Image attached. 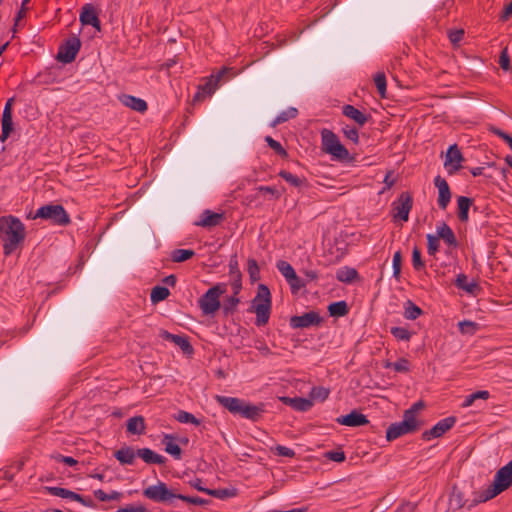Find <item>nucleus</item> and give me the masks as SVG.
Here are the masks:
<instances>
[{"instance_id":"obj_1","label":"nucleus","mask_w":512,"mask_h":512,"mask_svg":"<svg viewBox=\"0 0 512 512\" xmlns=\"http://www.w3.org/2000/svg\"><path fill=\"white\" fill-rule=\"evenodd\" d=\"M25 237V226L18 217L13 215L0 217V239L5 256L12 255L24 242Z\"/></svg>"},{"instance_id":"obj_2","label":"nucleus","mask_w":512,"mask_h":512,"mask_svg":"<svg viewBox=\"0 0 512 512\" xmlns=\"http://www.w3.org/2000/svg\"><path fill=\"white\" fill-rule=\"evenodd\" d=\"M511 476L512 460L496 471L493 482L486 489L475 492V497L468 505V509L475 507L479 503L487 502L507 490L512 485Z\"/></svg>"},{"instance_id":"obj_3","label":"nucleus","mask_w":512,"mask_h":512,"mask_svg":"<svg viewBox=\"0 0 512 512\" xmlns=\"http://www.w3.org/2000/svg\"><path fill=\"white\" fill-rule=\"evenodd\" d=\"M215 400L231 414L254 422L258 421L265 412L264 404L262 403L255 405L237 397L222 395H216Z\"/></svg>"},{"instance_id":"obj_4","label":"nucleus","mask_w":512,"mask_h":512,"mask_svg":"<svg viewBox=\"0 0 512 512\" xmlns=\"http://www.w3.org/2000/svg\"><path fill=\"white\" fill-rule=\"evenodd\" d=\"M271 292L265 284H259L257 293L251 302L249 311L256 314L255 325L258 327L268 323L271 314Z\"/></svg>"},{"instance_id":"obj_5","label":"nucleus","mask_w":512,"mask_h":512,"mask_svg":"<svg viewBox=\"0 0 512 512\" xmlns=\"http://www.w3.org/2000/svg\"><path fill=\"white\" fill-rule=\"evenodd\" d=\"M322 150L338 161L346 160L352 163L354 156H350L348 149L340 142L338 136L331 130L323 129L321 131Z\"/></svg>"},{"instance_id":"obj_6","label":"nucleus","mask_w":512,"mask_h":512,"mask_svg":"<svg viewBox=\"0 0 512 512\" xmlns=\"http://www.w3.org/2000/svg\"><path fill=\"white\" fill-rule=\"evenodd\" d=\"M28 218L49 221L52 225L65 227L71 223V218L61 204H46L38 208L34 215L29 214Z\"/></svg>"},{"instance_id":"obj_7","label":"nucleus","mask_w":512,"mask_h":512,"mask_svg":"<svg viewBox=\"0 0 512 512\" xmlns=\"http://www.w3.org/2000/svg\"><path fill=\"white\" fill-rule=\"evenodd\" d=\"M422 422L413 418L412 411H405L401 422L392 423L386 430V439L391 442L403 435L412 434L420 430Z\"/></svg>"},{"instance_id":"obj_8","label":"nucleus","mask_w":512,"mask_h":512,"mask_svg":"<svg viewBox=\"0 0 512 512\" xmlns=\"http://www.w3.org/2000/svg\"><path fill=\"white\" fill-rule=\"evenodd\" d=\"M227 291L224 283H218L209 288L199 299L198 305L204 315L214 314L221 306L220 296Z\"/></svg>"},{"instance_id":"obj_9","label":"nucleus","mask_w":512,"mask_h":512,"mask_svg":"<svg viewBox=\"0 0 512 512\" xmlns=\"http://www.w3.org/2000/svg\"><path fill=\"white\" fill-rule=\"evenodd\" d=\"M178 495V493L169 489L166 483L161 481L143 490V496L156 503L171 504L174 499H178Z\"/></svg>"},{"instance_id":"obj_10","label":"nucleus","mask_w":512,"mask_h":512,"mask_svg":"<svg viewBox=\"0 0 512 512\" xmlns=\"http://www.w3.org/2000/svg\"><path fill=\"white\" fill-rule=\"evenodd\" d=\"M80 48L81 41L77 35L73 34L59 46L56 59L64 64L71 63L75 60Z\"/></svg>"},{"instance_id":"obj_11","label":"nucleus","mask_w":512,"mask_h":512,"mask_svg":"<svg viewBox=\"0 0 512 512\" xmlns=\"http://www.w3.org/2000/svg\"><path fill=\"white\" fill-rule=\"evenodd\" d=\"M323 318L316 311H309L302 315L292 316L289 325L292 329H304L310 327H318L322 324Z\"/></svg>"},{"instance_id":"obj_12","label":"nucleus","mask_w":512,"mask_h":512,"mask_svg":"<svg viewBox=\"0 0 512 512\" xmlns=\"http://www.w3.org/2000/svg\"><path fill=\"white\" fill-rule=\"evenodd\" d=\"M392 206L394 218L406 222L413 207V198L409 192H402L399 198L393 202Z\"/></svg>"},{"instance_id":"obj_13","label":"nucleus","mask_w":512,"mask_h":512,"mask_svg":"<svg viewBox=\"0 0 512 512\" xmlns=\"http://www.w3.org/2000/svg\"><path fill=\"white\" fill-rule=\"evenodd\" d=\"M457 421L455 416H449L438 421L431 429L426 430L422 433V439L424 441H430L434 438H439L444 435L447 431L452 429Z\"/></svg>"},{"instance_id":"obj_14","label":"nucleus","mask_w":512,"mask_h":512,"mask_svg":"<svg viewBox=\"0 0 512 512\" xmlns=\"http://www.w3.org/2000/svg\"><path fill=\"white\" fill-rule=\"evenodd\" d=\"M464 160V157L458 147L457 144H452L449 146L445 161H444V167L447 169L448 174L452 175L459 171L462 166L461 162Z\"/></svg>"},{"instance_id":"obj_15","label":"nucleus","mask_w":512,"mask_h":512,"mask_svg":"<svg viewBox=\"0 0 512 512\" xmlns=\"http://www.w3.org/2000/svg\"><path fill=\"white\" fill-rule=\"evenodd\" d=\"M230 69L224 67L222 68L216 75H212L211 78L206 81L205 84L203 85H200L198 87V91L197 93L194 95L193 97V100L194 101H200L202 100L205 96H210L212 95L216 88H217V84L218 82L221 80V78L229 72Z\"/></svg>"},{"instance_id":"obj_16","label":"nucleus","mask_w":512,"mask_h":512,"mask_svg":"<svg viewBox=\"0 0 512 512\" xmlns=\"http://www.w3.org/2000/svg\"><path fill=\"white\" fill-rule=\"evenodd\" d=\"M434 185L438 189V199L437 203L440 209L445 210L451 201V190L448 185V182L442 178L440 175H437L434 178Z\"/></svg>"},{"instance_id":"obj_17","label":"nucleus","mask_w":512,"mask_h":512,"mask_svg":"<svg viewBox=\"0 0 512 512\" xmlns=\"http://www.w3.org/2000/svg\"><path fill=\"white\" fill-rule=\"evenodd\" d=\"M159 336L163 340L170 341L179 346L184 354L192 355L194 353V348L187 336L172 334L167 330H161Z\"/></svg>"},{"instance_id":"obj_18","label":"nucleus","mask_w":512,"mask_h":512,"mask_svg":"<svg viewBox=\"0 0 512 512\" xmlns=\"http://www.w3.org/2000/svg\"><path fill=\"white\" fill-rule=\"evenodd\" d=\"M79 20L82 25H90L97 31H101V22L98 13L92 4H85L80 12Z\"/></svg>"},{"instance_id":"obj_19","label":"nucleus","mask_w":512,"mask_h":512,"mask_svg":"<svg viewBox=\"0 0 512 512\" xmlns=\"http://www.w3.org/2000/svg\"><path fill=\"white\" fill-rule=\"evenodd\" d=\"M336 422L348 427H359L367 425L369 420L366 415L354 409L349 414L337 417Z\"/></svg>"},{"instance_id":"obj_20","label":"nucleus","mask_w":512,"mask_h":512,"mask_svg":"<svg viewBox=\"0 0 512 512\" xmlns=\"http://www.w3.org/2000/svg\"><path fill=\"white\" fill-rule=\"evenodd\" d=\"M223 220V213H217L206 209L200 214L199 219L194 223V225L204 228H212L220 225Z\"/></svg>"},{"instance_id":"obj_21","label":"nucleus","mask_w":512,"mask_h":512,"mask_svg":"<svg viewBox=\"0 0 512 512\" xmlns=\"http://www.w3.org/2000/svg\"><path fill=\"white\" fill-rule=\"evenodd\" d=\"M229 275L232 278L231 286L235 294H239L242 289V274L238 266L237 255L234 254L229 260Z\"/></svg>"},{"instance_id":"obj_22","label":"nucleus","mask_w":512,"mask_h":512,"mask_svg":"<svg viewBox=\"0 0 512 512\" xmlns=\"http://www.w3.org/2000/svg\"><path fill=\"white\" fill-rule=\"evenodd\" d=\"M280 401L284 403L285 405L290 406L296 411L306 412L311 409L313 406V403L310 399L303 398V397H281Z\"/></svg>"},{"instance_id":"obj_23","label":"nucleus","mask_w":512,"mask_h":512,"mask_svg":"<svg viewBox=\"0 0 512 512\" xmlns=\"http://www.w3.org/2000/svg\"><path fill=\"white\" fill-rule=\"evenodd\" d=\"M439 239H442L448 246L456 248L458 246V241L455 236V233L447 225L445 222H440L437 225V234Z\"/></svg>"},{"instance_id":"obj_24","label":"nucleus","mask_w":512,"mask_h":512,"mask_svg":"<svg viewBox=\"0 0 512 512\" xmlns=\"http://www.w3.org/2000/svg\"><path fill=\"white\" fill-rule=\"evenodd\" d=\"M342 114L355 121L359 126H364L370 117L369 115L364 114L358 108L350 104L343 106Z\"/></svg>"},{"instance_id":"obj_25","label":"nucleus","mask_w":512,"mask_h":512,"mask_svg":"<svg viewBox=\"0 0 512 512\" xmlns=\"http://www.w3.org/2000/svg\"><path fill=\"white\" fill-rule=\"evenodd\" d=\"M137 457L141 458L147 464L162 465L166 462V458L164 456L157 454L150 448L137 449Z\"/></svg>"},{"instance_id":"obj_26","label":"nucleus","mask_w":512,"mask_h":512,"mask_svg":"<svg viewBox=\"0 0 512 512\" xmlns=\"http://www.w3.org/2000/svg\"><path fill=\"white\" fill-rule=\"evenodd\" d=\"M455 286L472 295H477L481 289L477 282H468V277L463 273L457 275Z\"/></svg>"},{"instance_id":"obj_27","label":"nucleus","mask_w":512,"mask_h":512,"mask_svg":"<svg viewBox=\"0 0 512 512\" xmlns=\"http://www.w3.org/2000/svg\"><path fill=\"white\" fill-rule=\"evenodd\" d=\"M114 457L122 465H133L135 462V458L137 457V450H134V448L131 446H125L117 450L114 453Z\"/></svg>"},{"instance_id":"obj_28","label":"nucleus","mask_w":512,"mask_h":512,"mask_svg":"<svg viewBox=\"0 0 512 512\" xmlns=\"http://www.w3.org/2000/svg\"><path fill=\"white\" fill-rule=\"evenodd\" d=\"M121 102L134 111L144 113L148 109L147 102L144 99L138 98L133 95L124 94L121 97Z\"/></svg>"},{"instance_id":"obj_29","label":"nucleus","mask_w":512,"mask_h":512,"mask_svg":"<svg viewBox=\"0 0 512 512\" xmlns=\"http://www.w3.org/2000/svg\"><path fill=\"white\" fill-rule=\"evenodd\" d=\"M127 432L132 435H142L145 433L146 424L143 416H134L127 420Z\"/></svg>"},{"instance_id":"obj_30","label":"nucleus","mask_w":512,"mask_h":512,"mask_svg":"<svg viewBox=\"0 0 512 512\" xmlns=\"http://www.w3.org/2000/svg\"><path fill=\"white\" fill-rule=\"evenodd\" d=\"M473 204V199L466 196H459L457 198L458 218L461 222H467L469 219V209Z\"/></svg>"},{"instance_id":"obj_31","label":"nucleus","mask_w":512,"mask_h":512,"mask_svg":"<svg viewBox=\"0 0 512 512\" xmlns=\"http://www.w3.org/2000/svg\"><path fill=\"white\" fill-rule=\"evenodd\" d=\"M175 437L171 434H166L162 443L165 445V452L170 454L174 459L180 460L182 455V450L180 446L174 443Z\"/></svg>"},{"instance_id":"obj_32","label":"nucleus","mask_w":512,"mask_h":512,"mask_svg":"<svg viewBox=\"0 0 512 512\" xmlns=\"http://www.w3.org/2000/svg\"><path fill=\"white\" fill-rule=\"evenodd\" d=\"M278 175L283 178L287 183L296 188L308 187L307 179L298 177L286 170H281Z\"/></svg>"},{"instance_id":"obj_33","label":"nucleus","mask_w":512,"mask_h":512,"mask_svg":"<svg viewBox=\"0 0 512 512\" xmlns=\"http://www.w3.org/2000/svg\"><path fill=\"white\" fill-rule=\"evenodd\" d=\"M328 312L332 317H343L349 313V307L344 300L332 302L328 306Z\"/></svg>"},{"instance_id":"obj_34","label":"nucleus","mask_w":512,"mask_h":512,"mask_svg":"<svg viewBox=\"0 0 512 512\" xmlns=\"http://www.w3.org/2000/svg\"><path fill=\"white\" fill-rule=\"evenodd\" d=\"M403 307V316L407 320H416L419 316H421L424 313L423 310L411 300H407L406 302H404Z\"/></svg>"},{"instance_id":"obj_35","label":"nucleus","mask_w":512,"mask_h":512,"mask_svg":"<svg viewBox=\"0 0 512 512\" xmlns=\"http://www.w3.org/2000/svg\"><path fill=\"white\" fill-rule=\"evenodd\" d=\"M357 277V270L347 266L338 269L336 272V279L343 283H352Z\"/></svg>"},{"instance_id":"obj_36","label":"nucleus","mask_w":512,"mask_h":512,"mask_svg":"<svg viewBox=\"0 0 512 512\" xmlns=\"http://www.w3.org/2000/svg\"><path fill=\"white\" fill-rule=\"evenodd\" d=\"M240 303V299L238 297V294H235L233 291V295L227 297L222 305V311L225 316L232 315Z\"/></svg>"},{"instance_id":"obj_37","label":"nucleus","mask_w":512,"mask_h":512,"mask_svg":"<svg viewBox=\"0 0 512 512\" xmlns=\"http://www.w3.org/2000/svg\"><path fill=\"white\" fill-rule=\"evenodd\" d=\"M169 295L170 291L167 287L157 285L151 290L150 300L153 304H156L168 298Z\"/></svg>"},{"instance_id":"obj_38","label":"nucleus","mask_w":512,"mask_h":512,"mask_svg":"<svg viewBox=\"0 0 512 512\" xmlns=\"http://www.w3.org/2000/svg\"><path fill=\"white\" fill-rule=\"evenodd\" d=\"M96 499L99 501L105 502V501H119L123 494L119 491H111L110 493H106L102 489L94 490L93 492Z\"/></svg>"},{"instance_id":"obj_39","label":"nucleus","mask_w":512,"mask_h":512,"mask_svg":"<svg viewBox=\"0 0 512 512\" xmlns=\"http://www.w3.org/2000/svg\"><path fill=\"white\" fill-rule=\"evenodd\" d=\"M194 255L195 252L191 249H175L171 253V260L176 263H181L191 259Z\"/></svg>"},{"instance_id":"obj_40","label":"nucleus","mask_w":512,"mask_h":512,"mask_svg":"<svg viewBox=\"0 0 512 512\" xmlns=\"http://www.w3.org/2000/svg\"><path fill=\"white\" fill-rule=\"evenodd\" d=\"M390 333L398 341H410L413 332L409 331L405 327L395 326L390 328Z\"/></svg>"},{"instance_id":"obj_41","label":"nucleus","mask_w":512,"mask_h":512,"mask_svg":"<svg viewBox=\"0 0 512 512\" xmlns=\"http://www.w3.org/2000/svg\"><path fill=\"white\" fill-rule=\"evenodd\" d=\"M490 397V393L487 390H479L465 397L462 407L471 406L476 400L483 399L487 400Z\"/></svg>"},{"instance_id":"obj_42","label":"nucleus","mask_w":512,"mask_h":512,"mask_svg":"<svg viewBox=\"0 0 512 512\" xmlns=\"http://www.w3.org/2000/svg\"><path fill=\"white\" fill-rule=\"evenodd\" d=\"M298 110L294 107H289L287 110L282 111L272 122V126L284 123L297 116Z\"/></svg>"},{"instance_id":"obj_43","label":"nucleus","mask_w":512,"mask_h":512,"mask_svg":"<svg viewBox=\"0 0 512 512\" xmlns=\"http://www.w3.org/2000/svg\"><path fill=\"white\" fill-rule=\"evenodd\" d=\"M247 272L251 283H255L260 279V269L257 261L254 258H249L247 261Z\"/></svg>"},{"instance_id":"obj_44","label":"nucleus","mask_w":512,"mask_h":512,"mask_svg":"<svg viewBox=\"0 0 512 512\" xmlns=\"http://www.w3.org/2000/svg\"><path fill=\"white\" fill-rule=\"evenodd\" d=\"M13 130V119L12 116H8L6 114H2V133L0 140L2 142L6 141V139L10 136V133Z\"/></svg>"},{"instance_id":"obj_45","label":"nucleus","mask_w":512,"mask_h":512,"mask_svg":"<svg viewBox=\"0 0 512 512\" xmlns=\"http://www.w3.org/2000/svg\"><path fill=\"white\" fill-rule=\"evenodd\" d=\"M276 268L286 281L290 280V278L296 273L292 265L285 260H279L276 263Z\"/></svg>"},{"instance_id":"obj_46","label":"nucleus","mask_w":512,"mask_h":512,"mask_svg":"<svg viewBox=\"0 0 512 512\" xmlns=\"http://www.w3.org/2000/svg\"><path fill=\"white\" fill-rule=\"evenodd\" d=\"M450 507L453 509H461L466 505L463 493L458 490H453L449 498Z\"/></svg>"},{"instance_id":"obj_47","label":"nucleus","mask_w":512,"mask_h":512,"mask_svg":"<svg viewBox=\"0 0 512 512\" xmlns=\"http://www.w3.org/2000/svg\"><path fill=\"white\" fill-rule=\"evenodd\" d=\"M175 419L180 423H191L196 426L200 425L199 419H197L193 414L184 410H179L177 415L175 416Z\"/></svg>"},{"instance_id":"obj_48","label":"nucleus","mask_w":512,"mask_h":512,"mask_svg":"<svg viewBox=\"0 0 512 512\" xmlns=\"http://www.w3.org/2000/svg\"><path fill=\"white\" fill-rule=\"evenodd\" d=\"M329 389L324 387H313L310 392V400L313 402L314 400L317 401H324L329 396Z\"/></svg>"},{"instance_id":"obj_49","label":"nucleus","mask_w":512,"mask_h":512,"mask_svg":"<svg viewBox=\"0 0 512 512\" xmlns=\"http://www.w3.org/2000/svg\"><path fill=\"white\" fill-rule=\"evenodd\" d=\"M374 82H375V85H376L379 95L382 98H384L386 95V88H387L385 74L383 72H378L374 77Z\"/></svg>"},{"instance_id":"obj_50","label":"nucleus","mask_w":512,"mask_h":512,"mask_svg":"<svg viewBox=\"0 0 512 512\" xmlns=\"http://www.w3.org/2000/svg\"><path fill=\"white\" fill-rule=\"evenodd\" d=\"M31 0H22L19 11L14 19L13 33L17 31V27L20 25V21L25 18L27 11L29 10V3Z\"/></svg>"},{"instance_id":"obj_51","label":"nucleus","mask_w":512,"mask_h":512,"mask_svg":"<svg viewBox=\"0 0 512 512\" xmlns=\"http://www.w3.org/2000/svg\"><path fill=\"white\" fill-rule=\"evenodd\" d=\"M458 328L462 334L473 335L478 329V323L470 320H463L458 323Z\"/></svg>"},{"instance_id":"obj_52","label":"nucleus","mask_w":512,"mask_h":512,"mask_svg":"<svg viewBox=\"0 0 512 512\" xmlns=\"http://www.w3.org/2000/svg\"><path fill=\"white\" fill-rule=\"evenodd\" d=\"M412 266L415 271H422L425 268V263L421 257V251L417 246H415L412 251Z\"/></svg>"},{"instance_id":"obj_53","label":"nucleus","mask_w":512,"mask_h":512,"mask_svg":"<svg viewBox=\"0 0 512 512\" xmlns=\"http://www.w3.org/2000/svg\"><path fill=\"white\" fill-rule=\"evenodd\" d=\"M439 237L437 235H427V252L431 256H435L439 250Z\"/></svg>"},{"instance_id":"obj_54","label":"nucleus","mask_w":512,"mask_h":512,"mask_svg":"<svg viewBox=\"0 0 512 512\" xmlns=\"http://www.w3.org/2000/svg\"><path fill=\"white\" fill-rule=\"evenodd\" d=\"M386 367H393L396 372H408L410 370V362L406 358H400L394 363L388 362Z\"/></svg>"},{"instance_id":"obj_55","label":"nucleus","mask_w":512,"mask_h":512,"mask_svg":"<svg viewBox=\"0 0 512 512\" xmlns=\"http://www.w3.org/2000/svg\"><path fill=\"white\" fill-rule=\"evenodd\" d=\"M402 265V253L400 250L396 251L393 255L392 266H393V277L397 280L400 278Z\"/></svg>"},{"instance_id":"obj_56","label":"nucleus","mask_w":512,"mask_h":512,"mask_svg":"<svg viewBox=\"0 0 512 512\" xmlns=\"http://www.w3.org/2000/svg\"><path fill=\"white\" fill-rule=\"evenodd\" d=\"M342 132L344 136L350 141H352L354 144L359 143V132L356 127L345 125L344 127H342Z\"/></svg>"},{"instance_id":"obj_57","label":"nucleus","mask_w":512,"mask_h":512,"mask_svg":"<svg viewBox=\"0 0 512 512\" xmlns=\"http://www.w3.org/2000/svg\"><path fill=\"white\" fill-rule=\"evenodd\" d=\"M293 294L297 293L300 289L306 286V282L301 279L296 273L287 281Z\"/></svg>"},{"instance_id":"obj_58","label":"nucleus","mask_w":512,"mask_h":512,"mask_svg":"<svg viewBox=\"0 0 512 512\" xmlns=\"http://www.w3.org/2000/svg\"><path fill=\"white\" fill-rule=\"evenodd\" d=\"M265 141L267 142L269 147L271 149H273L281 157H287L288 156L287 151L283 148V146L280 144V142L274 140L271 136H266L265 137Z\"/></svg>"},{"instance_id":"obj_59","label":"nucleus","mask_w":512,"mask_h":512,"mask_svg":"<svg viewBox=\"0 0 512 512\" xmlns=\"http://www.w3.org/2000/svg\"><path fill=\"white\" fill-rule=\"evenodd\" d=\"M271 451L274 455L288 458H293L296 455L293 449L282 445H276L275 447H272Z\"/></svg>"},{"instance_id":"obj_60","label":"nucleus","mask_w":512,"mask_h":512,"mask_svg":"<svg viewBox=\"0 0 512 512\" xmlns=\"http://www.w3.org/2000/svg\"><path fill=\"white\" fill-rule=\"evenodd\" d=\"M208 495L216 497V498H219V499H225V498H228V497L235 496V492H234V490H230V489H227V488H225V489H211L210 491H208Z\"/></svg>"},{"instance_id":"obj_61","label":"nucleus","mask_w":512,"mask_h":512,"mask_svg":"<svg viewBox=\"0 0 512 512\" xmlns=\"http://www.w3.org/2000/svg\"><path fill=\"white\" fill-rule=\"evenodd\" d=\"M178 499L194 505H205L209 503V500L207 499H203L198 496H187L183 494H179Z\"/></svg>"},{"instance_id":"obj_62","label":"nucleus","mask_w":512,"mask_h":512,"mask_svg":"<svg viewBox=\"0 0 512 512\" xmlns=\"http://www.w3.org/2000/svg\"><path fill=\"white\" fill-rule=\"evenodd\" d=\"M325 457L331 461L341 463L345 461L346 456L342 450H331L325 453Z\"/></svg>"},{"instance_id":"obj_63","label":"nucleus","mask_w":512,"mask_h":512,"mask_svg":"<svg viewBox=\"0 0 512 512\" xmlns=\"http://www.w3.org/2000/svg\"><path fill=\"white\" fill-rule=\"evenodd\" d=\"M491 131L499 136L501 139H503L505 141V143H507V145L510 147V149L512 150V136L509 135L508 133L504 132L503 130L499 129V128H492Z\"/></svg>"},{"instance_id":"obj_64","label":"nucleus","mask_w":512,"mask_h":512,"mask_svg":"<svg viewBox=\"0 0 512 512\" xmlns=\"http://www.w3.org/2000/svg\"><path fill=\"white\" fill-rule=\"evenodd\" d=\"M115 512H149V511L143 505H138V506L127 505L125 507L119 508Z\"/></svg>"}]
</instances>
